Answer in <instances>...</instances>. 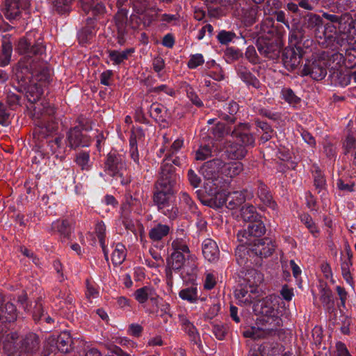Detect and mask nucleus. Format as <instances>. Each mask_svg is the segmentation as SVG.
I'll return each mask as SVG.
<instances>
[{
  "mask_svg": "<svg viewBox=\"0 0 356 356\" xmlns=\"http://www.w3.org/2000/svg\"><path fill=\"white\" fill-rule=\"evenodd\" d=\"M73 341L70 332L65 331L57 337L58 351L63 353H70L72 350Z\"/></svg>",
  "mask_w": 356,
  "mask_h": 356,
  "instance_id": "35",
  "label": "nucleus"
},
{
  "mask_svg": "<svg viewBox=\"0 0 356 356\" xmlns=\"http://www.w3.org/2000/svg\"><path fill=\"white\" fill-rule=\"evenodd\" d=\"M241 215L245 221L252 222L258 220L259 214L252 204H245L241 209Z\"/></svg>",
  "mask_w": 356,
  "mask_h": 356,
  "instance_id": "43",
  "label": "nucleus"
},
{
  "mask_svg": "<svg viewBox=\"0 0 356 356\" xmlns=\"http://www.w3.org/2000/svg\"><path fill=\"white\" fill-rule=\"evenodd\" d=\"M243 170V166L241 162H231L228 163L224 162L222 175L229 177H234L238 175Z\"/></svg>",
  "mask_w": 356,
  "mask_h": 356,
  "instance_id": "38",
  "label": "nucleus"
},
{
  "mask_svg": "<svg viewBox=\"0 0 356 356\" xmlns=\"http://www.w3.org/2000/svg\"><path fill=\"white\" fill-rule=\"evenodd\" d=\"M224 166V161L220 159H213L205 162L201 167L202 175L207 180H212L213 183L220 173L222 174V169Z\"/></svg>",
  "mask_w": 356,
  "mask_h": 356,
  "instance_id": "20",
  "label": "nucleus"
},
{
  "mask_svg": "<svg viewBox=\"0 0 356 356\" xmlns=\"http://www.w3.org/2000/svg\"><path fill=\"white\" fill-rule=\"evenodd\" d=\"M58 350V346L57 345V337L54 336L49 337L44 344L43 355L44 356H49L50 353Z\"/></svg>",
  "mask_w": 356,
  "mask_h": 356,
  "instance_id": "50",
  "label": "nucleus"
},
{
  "mask_svg": "<svg viewBox=\"0 0 356 356\" xmlns=\"http://www.w3.org/2000/svg\"><path fill=\"white\" fill-rule=\"evenodd\" d=\"M52 229L57 231L64 238H69L71 234L70 223L67 220H58L52 224Z\"/></svg>",
  "mask_w": 356,
  "mask_h": 356,
  "instance_id": "42",
  "label": "nucleus"
},
{
  "mask_svg": "<svg viewBox=\"0 0 356 356\" xmlns=\"http://www.w3.org/2000/svg\"><path fill=\"white\" fill-rule=\"evenodd\" d=\"M257 47L259 54L266 58L275 60L279 58L281 51L280 43L271 41L268 35H261L257 40Z\"/></svg>",
  "mask_w": 356,
  "mask_h": 356,
  "instance_id": "9",
  "label": "nucleus"
},
{
  "mask_svg": "<svg viewBox=\"0 0 356 356\" xmlns=\"http://www.w3.org/2000/svg\"><path fill=\"white\" fill-rule=\"evenodd\" d=\"M211 155V147L205 145L200 146L195 153V159L199 161H204Z\"/></svg>",
  "mask_w": 356,
  "mask_h": 356,
  "instance_id": "57",
  "label": "nucleus"
},
{
  "mask_svg": "<svg viewBox=\"0 0 356 356\" xmlns=\"http://www.w3.org/2000/svg\"><path fill=\"white\" fill-rule=\"evenodd\" d=\"M149 115L159 123H166L165 107L158 103H153L149 108Z\"/></svg>",
  "mask_w": 356,
  "mask_h": 356,
  "instance_id": "37",
  "label": "nucleus"
},
{
  "mask_svg": "<svg viewBox=\"0 0 356 356\" xmlns=\"http://www.w3.org/2000/svg\"><path fill=\"white\" fill-rule=\"evenodd\" d=\"M204 63L203 56L200 54H197L191 56V58L188 62V67L190 69H195L197 67L202 65Z\"/></svg>",
  "mask_w": 356,
  "mask_h": 356,
  "instance_id": "62",
  "label": "nucleus"
},
{
  "mask_svg": "<svg viewBox=\"0 0 356 356\" xmlns=\"http://www.w3.org/2000/svg\"><path fill=\"white\" fill-rule=\"evenodd\" d=\"M140 205V201L131 195L128 194L126 195L125 202L122 205V213H130L134 207H137Z\"/></svg>",
  "mask_w": 356,
  "mask_h": 356,
  "instance_id": "47",
  "label": "nucleus"
},
{
  "mask_svg": "<svg viewBox=\"0 0 356 356\" xmlns=\"http://www.w3.org/2000/svg\"><path fill=\"white\" fill-rule=\"evenodd\" d=\"M167 264L175 271L182 270L181 274L189 275L191 280L194 279L198 271L197 259L194 254L172 252L167 259Z\"/></svg>",
  "mask_w": 356,
  "mask_h": 356,
  "instance_id": "2",
  "label": "nucleus"
},
{
  "mask_svg": "<svg viewBox=\"0 0 356 356\" xmlns=\"http://www.w3.org/2000/svg\"><path fill=\"white\" fill-rule=\"evenodd\" d=\"M281 94L282 98L290 104H296L300 102V98L296 96L291 88H283Z\"/></svg>",
  "mask_w": 356,
  "mask_h": 356,
  "instance_id": "53",
  "label": "nucleus"
},
{
  "mask_svg": "<svg viewBox=\"0 0 356 356\" xmlns=\"http://www.w3.org/2000/svg\"><path fill=\"white\" fill-rule=\"evenodd\" d=\"M248 244V246L243 244L238 245L235 251L236 262L241 266L248 267V264H252L251 257L254 256L252 254L250 243Z\"/></svg>",
  "mask_w": 356,
  "mask_h": 356,
  "instance_id": "25",
  "label": "nucleus"
},
{
  "mask_svg": "<svg viewBox=\"0 0 356 356\" xmlns=\"http://www.w3.org/2000/svg\"><path fill=\"white\" fill-rule=\"evenodd\" d=\"M16 51L20 54H25L29 57L31 56H41L45 51V47L42 42H38L33 44L28 38V36L19 39Z\"/></svg>",
  "mask_w": 356,
  "mask_h": 356,
  "instance_id": "16",
  "label": "nucleus"
},
{
  "mask_svg": "<svg viewBox=\"0 0 356 356\" xmlns=\"http://www.w3.org/2000/svg\"><path fill=\"white\" fill-rule=\"evenodd\" d=\"M323 25L322 17L316 13H307L301 17V30L304 33L314 34L317 36Z\"/></svg>",
  "mask_w": 356,
  "mask_h": 356,
  "instance_id": "14",
  "label": "nucleus"
},
{
  "mask_svg": "<svg viewBox=\"0 0 356 356\" xmlns=\"http://www.w3.org/2000/svg\"><path fill=\"white\" fill-rule=\"evenodd\" d=\"M238 110L239 106L238 103L231 101L225 108V111H221L218 115L222 120L230 124H234L236 120L235 115L238 113Z\"/></svg>",
  "mask_w": 356,
  "mask_h": 356,
  "instance_id": "34",
  "label": "nucleus"
},
{
  "mask_svg": "<svg viewBox=\"0 0 356 356\" xmlns=\"http://www.w3.org/2000/svg\"><path fill=\"white\" fill-rule=\"evenodd\" d=\"M343 147L346 154L356 147V138L353 133H349L347 135L343 143Z\"/></svg>",
  "mask_w": 356,
  "mask_h": 356,
  "instance_id": "61",
  "label": "nucleus"
},
{
  "mask_svg": "<svg viewBox=\"0 0 356 356\" xmlns=\"http://www.w3.org/2000/svg\"><path fill=\"white\" fill-rule=\"evenodd\" d=\"M3 12L8 20L17 19L21 14L22 8L17 0H5Z\"/></svg>",
  "mask_w": 356,
  "mask_h": 356,
  "instance_id": "28",
  "label": "nucleus"
},
{
  "mask_svg": "<svg viewBox=\"0 0 356 356\" xmlns=\"http://www.w3.org/2000/svg\"><path fill=\"white\" fill-rule=\"evenodd\" d=\"M73 0H54L55 9L58 13L63 14L70 11V3Z\"/></svg>",
  "mask_w": 356,
  "mask_h": 356,
  "instance_id": "55",
  "label": "nucleus"
},
{
  "mask_svg": "<svg viewBox=\"0 0 356 356\" xmlns=\"http://www.w3.org/2000/svg\"><path fill=\"white\" fill-rule=\"evenodd\" d=\"M266 327L263 330L265 336H274L277 334L283 325L280 316L264 318Z\"/></svg>",
  "mask_w": 356,
  "mask_h": 356,
  "instance_id": "30",
  "label": "nucleus"
},
{
  "mask_svg": "<svg viewBox=\"0 0 356 356\" xmlns=\"http://www.w3.org/2000/svg\"><path fill=\"white\" fill-rule=\"evenodd\" d=\"M87 26L81 29L79 33V40L80 43H87L92 37V31L94 29V20L89 17L87 19Z\"/></svg>",
  "mask_w": 356,
  "mask_h": 356,
  "instance_id": "41",
  "label": "nucleus"
},
{
  "mask_svg": "<svg viewBox=\"0 0 356 356\" xmlns=\"http://www.w3.org/2000/svg\"><path fill=\"white\" fill-rule=\"evenodd\" d=\"M231 136L245 147H253L254 145L255 140L248 123L238 124L231 132Z\"/></svg>",
  "mask_w": 356,
  "mask_h": 356,
  "instance_id": "18",
  "label": "nucleus"
},
{
  "mask_svg": "<svg viewBox=\"0 0 356 356\" xmlns=\"http://www.w3.org/2000/svg\"><path fill=\"white\" fill-rule=\"evenodd\" d=\"M106 226L102 222H97L95 226V234L99 239L101 246L105 243Z\"/></svg>",
  "mask_w": 356,
  "mask_h": 356,
  "instance_id": "63",
  "label": "nucleus"
},
{
  "mask_svg": "<svg viewBox=\"0 0 356 356\" xmlns=\"http://www.w3.org/2000/svg\"><path fill=\"white\" fill-rule=\"evenodd\" d=\"M321 56H325L326 61L327 62V69L330 68V72L334 70H341L342 65L344 63V56L342 54L336 52L332 54H322Z\"/></svg>",
  "mask_w": 356,
  "mask_h": 356,
  "instance_id": "31",
  "label": "nucleus"
},
{
  "mask_svg": "<svg viewBox=\"0 0 356 356\" xmlns=\"http://www.w3.org/2000/svg\"><path fill=\"white\" fill-rule=\"evenodd\" d=\"M105 172L117 179L122 184H127L130 181L128 177H124L126 172V163L123 156L116 152H110L104 162Z\"/></svg>",
  "mask_w": 356,
  "mask_h": 356,
  "instance_id": "4",
  "label": "nucleus"
},
{
  "mask_svg": "<svg viewBox=\"0 0 356 356\" xmlns=\"http://www.w3.org/2000/svg\"><path fill=\"white\" fill-rule=\"evenodd\" d=\"M205 191L208 193L209 198L204 201V204L211 208H221L226 206L227 193L224 191H220L213 182L206 184Z\"/></svg>",
  "mask_w": 356,
  "mask_h": 356,
  "instance_id": "10",
  "label": "nucleus"
},
{
  "mask_svg": "<svg viewBox=\"0 0 356 356\" xmlns=\"http://www.w3.org/2000/svg\"><path fill=\"white\" fill-rule=\"evenodd\" d=\"M260 31L263 33L262 35H266L265 34L267 33L273 36L276 33V30L274 28V19L270 17H266L261 23Z\"/></svg>",
  "mask_w": 356,
  "mask_h": 356,
  "instance_id": "48",
  "label": "nucleus"
},
{
  "mask_svg": "<svg viewBox=\"0 0 356 356\" xmlns=\"http://www.w3.org/2000/svg\"><path fill=\"white\" fill-rule=\"evenodd\" d=\"M314 186L318 191V193L321 192L325 187V179L324 178L323 175L320 172L316 170L314 174Z\"/></svg>",
  "mask_w": 356,
  "mask_h": 356,
  "instance_id": "64",
  "label": "nucleus"
},
{
  "mask_svg": "<svg viewBox=\"0 0 356 356\" xmlns=\"http://www.w3.org/2000/svg\"><path fill=\"white\" fill-rule=\"evenodd\" d=\"M172 252L192 254L187 241L182 238H176L172 242Z\"/></svg>",
  "mask_w": 356,
  "mask_h": 356,
  "instance_id": "45",
  "label": "nucleus"
},
{
  "mask_svg": "<svg viewBox=\"0 0 356 356\" xmlns=\"http://www.w3.org/2000/svg\"><path fill=\"white\" fill-rule=\"evenodd\" d=\"M212 331L218 340H223L227 333V327L223 324H214Z\"/></svg>",
  "mask_w": 356,
  "mask_h": 356,
  "instance_id": "59",
  "label": "nucleus"
},
{
  "mask_svg": "<svg viewBox=\"0 0 356 356\" xmlns=\"http://www.w3.org/2000/svg\"><path fill=\"white\" fill-rule=\"evenodd\" d=\"M22 70L30 74V76L26 77L29 81H31V79H35L36 81H47L50 76L47 63L38 58H28L22 66Z\"/></svg>",
  "mask_w": 356,
  "mask_h": 356,
  "instance_id": "6",
  "label": "nucleus"
},
{
  "mask_svg": "<svg viewBox=\"0 0 356 356\" xmlns=\"http://www.w3.org/2000/svg\"><path fill=\"white\" fill-rule=\"evenodd\" d=\"M249 243L252 254L260 258L270 256L275 248L274 243L269 238L254 239L252 243L250 242Z\"/></svg>",
  "mask_w": 356,
  "mask_h": 356,
  "instance_id": "15",
  "label": "nucleus"
},
{
  "mask_svg": "<svg viewBox=\"0 0 356 356\" xmlns=\"http://www.w3.org/2000/svg\"><path fill=\"white\" fill-rule=\"evenodd\" d=\"M174 194V188L154 184L153 202L158 210L161 211L168 207L170 199Z\"/></svg>",
  "mask_w": 356,
  "mask_h": 356,
  "instance_id": "17",
  "label": "nucleus"
},
{
  "mask_svg": "<svg viewBox=\"0 0 356 356\" xmlns=\"http://www.w3.org/2000/svg\"><path fill=\"white\" fill-rule=\"evenodd\" d=\"M327 62L325 56L307 60L302 70V76H309L315 81H321L327 75Z\"/></svg>",
  "mask_w": 356,
  "mask_h": 356,
  "instance_id": "7",
  "label": "nucleus"
},
{
  "mask_svg": "<svg viewBox=\"0 0 356 356\" xmlns=\"http://www.w3.org/2000/svg\"><path fill=\"white\" fill-rule=\"evenodd\" d=\"M202 254L209 262H217L220 259V250L217 243L211 238H206L202 243Z\"/></svg>",
  "mask_w": 356,
  "mask_h": 356,
  "instance_id": "22",
  "label": "nucleus"
},
{
  "mask_svg": "<svg viewBox=\"0 0 356 356\" xmlns=\"http://www.w3.org/2000/svg\"><path fill=\"white\" fill-rule=\"evenodd\" d=\"M245 191H234L227 195L226 207L229 209H236L245 202Z\"/></svg>",
  "mask_w": 356,
  "mask_h": 356,
  "instance_id": "32",
  "label": "nucleus"
},
{
  "mask_svg": "<svg viewBox=\"0 0 356 356\" xmlns=\"http://www.w3.org/2000/svg\"><path fill=\"white\" fill-rule=\"evenodd\" d=\"M89 160V153L86 152L78 153L76 157V163L82 170H88L90 169Z\"/></svg>",
  "mask_w": 356,
  "mask_h": 356,
  "instance_id": "51",
  "label": "nucleus"
},
{
  "mask_svg": "<svg viewBox=\"0 0 356 356\" xmlns=\"http://www.w3.org/2000/svg\"><path fill=\"white\" fill-rule=\"evenodd\" d=\"M134 52V48L127 49L121 52L116 50H110L108 51V56L111 60L113 61V64L120 65L124 60L128 58L129 54Z\"/></svg>",
  "mask_w": 356,
  "mask_h": 356,
  "instance_id": "40",
  "label": "nucleus"
},
{
  "mask_svg": "<svg viewBox=\"0 0 356 356\" xmlns=\"http://www.w3.org/2000/svg\"><path fill=\"white\" fill-rule=\"evenodd\" d=\"M2 298L0 296V307L2 305ZM7 312L6 316H3L2 309L0 307V340L3 337L4 333L7 332V323L14 322L17 317L16 307L12 302H8L5 307Z\"/></svg>",
  "mask_w": 356,
  "mask_h": 356,
  "instance_id": "21",
  "label": "nucleus"
},
{
  "mask_svg": "<svg viewBox=\"0 0 356 356\" xmlns=\"http://www.w3.org/2000/svg\"><path fill=\"white\" fill-rule=\"evenodd\" d=\"M244 283L243 284L251 288H257L264 281V275L261 273L254 268L248 269L245 273Z\"/></svg>",
  "mask_w": 356,
  "mask_h": 356,
  "instance_id": "26",
  "label": "nucleus"
},
{
  "mask_svg": "<svg viewBox=\"0 0 356 356\" xmlns=\"http://www.w3.org/2000/svg\"><path fill=\"white\" fill-rule=\"evenodd\" d=\"M170 155H165L161 163L159 175L155 184L174 188L179 177L175 172V168L170 162Z\"/></svg>",
  "mask_w": 356,
  "mask_h": 356,
  "instance_id": "8",
  "label": "nucleus"
},
{
  "mask_svg": "<svg viewBox=\"0 0 356 356\" xmlns=\"http://www.w3.org/2000/svg\"><path fill=\"white\" fill-rule=\"evenodd\" d=\"M225 54L229 63L238 60L243 56V54L240 49L234 47L227 48Z\"/></svg>",
  "mask_w": 356,
  "mask_h": 356,
  "instance_id": "54",
  "label": "nucleus"
},
{
  "mask_svg": "<svg viewBox=\"0 0 356 356\" xmlns=\"http://www.w3.org/2000/svg\"><path fill=\"white\" fill-rule=\"evenodd\" d=\"M126 257V249L124 245L118 243L111 256V260L115 266L121 264Z\"/></svg>",
  "mask_w": 356,
  "mask_h": 356,
  "instance_id": "44",
  "label": "nucleus"
},
{
  "mask_svg": "<svg viewBox=\"0 0 356 356\" xmlns=\"http://www.w3.org/2000/svg\"><path fill=\"white\" fill-rule=\"evenodd\" d=\"M236 37L234 32L221 31L217 35L219 42L222 44H226L231 42Z\"/></svg>",
  "mask_w": 356,
  "mask_h": 356,
  "instance_id": "60",
  "label": "nucleus"
},
{
  "mask_svg": "<svg viewBox=\"0 0 356 356\" xmlns=\"http://www.w3.org/2000/svg\"><path fill=\"white\" fill-rule=\"evenodd\" d=\"M40 348V339L37 334L29 333L21 339L17 350L19 356H33Z\"/></svg>",
  "mask_w": 356,
  "mask_h": 356,
  "instance_id": "13",
  "label": "nucleus"
},
{
  "mask_svg": "<svg viewBox=\"0 0 356 356\" xmlns=\"http://www.w3.org/2000/svg\"><path fill=\"white\" fill-rule=\"evenodd\" d=\"M304 51L302 47H287L282 54V60L284 67L289 71L297 68L302 60Z\"/></svg>",
  "mask_w": 356,
  "mask_h": 356,
  "instance_id": "11",
  "label": "nucleus"
},
{
  "mask_svg": "<svg viewBox=\"0 0 356 356\" xmlns=\"http://www.w3.org/2000/svg\"><path fill=\"white\" fill-rule=\"evenodd\" d=\"M179 297L191 303L195 302L198 299L197 288L194 286L184 289L179 291Z\"/></svg>",
  "mask_w": 356,
  "mask_h": 356,
  "instance_id": "46",
  "label": "nucleus"
},
{
  "mask_svg": "<svg viewBox=\"0 0 356 356\" xmlns=\"http://www.w3.org/2000/svg\"><path fill=\"white\" fill-rule=\"evenodd\" d=\"M236 73L238 77L248 86H250L256 89H259L261 87L259 80L243 64L239 63L237 65Z\"/></svg>",
  "mask_w": 356,
  "mask_h": 356,
  "instance_id": "23",
  "label": "nucleus"
},
{
  "mask_svg": "<svg viewBox=\"0 0 356 356\" xmlns=\"http://www.w3.org/2000/svg\"><path fill=\"white\" fill-rule=\"evenodd\" d=\"M352 266V261L350 260V259H346L343 261L341 263V271H342V275L343 278L346 280V281L350 284H353V277H351L350 272V267Z\"/></svg>",
  "mask_w": 356,
  "mask_h": 356,
  "instance_id": "56",
  "label": "nucleus"
},
{
  "mask_svg": "<svg viewBox=\"0 0 356 356\" xmlns=\"http://www.w3.org/2000/svg\"><path fill=\"white\" fill-rule=\"evenodd\" d=\"M321 301L327 309L330 310L334 307V300L331 290L323 289L321 291Z\"/></svg>",
  "mask_w": 356,
  "mask_h": 356,
  "instance_id": "49",
  "label": "nucleus"
},
{
  "mask_svg": "<svg viewBox=\"0 0 356 356\" xmlns=\"http://www.w3.org/2000/svg\"><path fill=\"white\" fill-rule=\"evenodd\" d=\"M211 133L216 138H222L225 134H228L225 124L222 122H218L211 129Z\"/></svg>",
  "mask_w": 356,
  "mask_h": 356,
  "instance_id": "58",
  "label": "nucleus"
},
{
  "mask_svg": "<svg viewBox=\"0 0 356 356\" xmlns=\"http://www.w3.org/2000/svg\"><path fill=\"white\" fill-rule=\"evenodd\" d=\"M266 233V227L264 222L260 220L250 222L247 229L239 231L237 234L238 240L244 244L250 242L251 237L259 238Z\"/></svg>",
  "mask_w": 356,
  "mask_h": 356,
  "instance_id": "12",
  "label": "nucleus"
},
{
  "mask_svg": "<svg viewBox=\"0 0 356 356\" xmlns=\"http://www.w3.org/2000/svg\"><path fill=\"white\" fill-rule=\"evenodd\" d=\"M13 52L12 43L4 39L1 44V52L0 54V65L6 66L10 63Z\"/></svg>",
  "mask_w": 356,
  "mask_h": 356,
  "instance_id": "39",
  "label": "nucleus"
},
{
  "mask_svg": "<svg viewBox=\"0 0 356 356\" xmlns=\"http://www.w3.org/2000/svg\"><path fill=\"white\" fill-rule=\"evenodd\" d=\"M42 90L37 84L27 87L26 97L30 102L29 108L32 110V115L36 126L34 133L39 138H46L58 129V122L55 120V108L49 102L43 99L40 103Z\"/></svg>",
  "mask_w": 356,
  "mask_h": 356,
  "instance_id": "1",
  "label": "nucleus"
},
{
  "mask_svg": "<svg viewBox=\"0 0 356 356\" xmlns=\"http://www.w3.org/2000/svg\"><path fill=\"white\" fill-rule=\"evenodd\" d=\"M330 78L331 83L334 86L344 87L348 86L351 80L350 72L342 68L339 70L330 72Z\"/></svg>",
  "mask_w": 356,
  "mask_h": 356,
  "instance_id": "27",
  "label": "nucleus"
},
{
  "mask_svg": "<svg viewBox=\"0 0 356 356\" xmlns=\"http://www.w3.org/2000/svg\"><path fill=\"white\" fill-rule=\"evenodd\" d=\"M279 300L280 297L275 295H270L258 300L253 305V311L256 314L264 316V318L281 316Z\"/></svg>",
  "mask_w": 356,
  "mask_h": 356,
  "instance_id": "5",
  "label": "nucleus"
},
{
  "mask_svg": "<svg viewBox=\"0 0 356 356\" xmlns=\"http://www.w3.org/2000/svg\"><path fill=\"white\" fill-rule=\"evenodd\" d=\"M79 124L69 130L67 136L69 145L71 148L88 147L91 143V136L87 132L92 129L88 121L83 118H79Z\"/></svg>",
  "mask_w": 356,
  "mask_h": 356,
  "instance_id": "3",
  "label": "nucleus"
},
{
  "mask_svg": "<svg viewBox=\"0 0 356 356\" xmlns=\"http://www.w3.org/2000/svg\"><path fill=\"white\" fill-rule=\"evenodd\" d=\"M134 296L135 299L140 304L145 303L148 299L154 300L157 297L155 290L149 286L138 289L135 291Z\"/></svg>",
  "mask_w": 356,
  "mask_h": 356,
  "instance_id": "33",
  "label": "nucleus"
},
{
  "mask_svg": "<svg viewBox=\"0 0 356 356\" xmlns=\"http://www.w3.org/2000/svg\"><path fill=\"white\" fill-rule=\"evenodd\" d=\"M246 147L242 144L232 143L226 147V156L229 159H241L248 152Z\"/></svg>",
  "mask_w": 356,
  "mask_h": 356,
  "instance_id": "29",
  "label": "nucleus"
},
{
  "mask_svg": "<svg viewBox=\"0 0 356 356\" xmlns=\"http://www.w3.org/2000/svg\"><path fill=\"white\" fill-rule=\"evenodd\" d=\"M170 227L167 225L159 223L149 232V237L154 241H161L170 232Z\"/></svg>",
  "mask_w": 356,
  "mask_h": 356,
  "instance_id": "36",
  "label": "nucleus"
},
{
  "mask_svg": "<svg viewBox=\"0 0 356 356\" xmlns=\"http://www.w3.org/2000/svg\"><path fill=\"white\" fill-rule=\"evenodd\" d=\"M257 195L264 204L273 209H276L277 204L273 200L271 192L268 187L261 180L257 181Z\"/></svg>",
  "mask_w": 356,
  "mask_h": 356,
  "instance_id": "24",
  "label": "nucleus"
},
{
  "mask_svg": "<svg viewBox=\"0 0 356 356\" xmlns=\"http://www.w3.org/2000/svg\"><path fill=\"white\" fill-rule=\"evenodd\" d=\"M300 218L301 221L305 225L309 232L314 236L316 237L319 232L312 217L307 213H304L301 216Z\"/></svg>",
  "mask_w": 356,
  "mask_h": 356,
  "instance_id": "52",
  "label": "nucleus"
},
{
  "mask_svg": "<svg viewBox=\"0 0 356 356\" xmlns=\"http://www.w3.org/2000/svg\"><path fill=\"white\" fill-rule=\"evenodd\" d=\"M234 296L241 304L250 305L257 301V299L260 296V291L257 288L248 287L242 284L235 290Z\"/></svg>",
  "mask_w": 356,
  "mask_h": 356,
  "instance_id": "19",
  "label": "nucleus"
}]
</instances>
